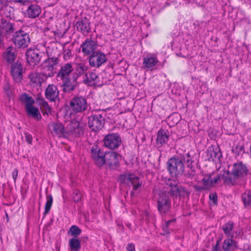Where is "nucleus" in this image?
<instances>
[{
	"instance_id": "obj_1",
	"label": "nucleus",
	"mask_w": 251,
	"mask_h": 251,
	"mask_svg": "<svg viewBox=\"0 0 251 251\" xmlns=\"http://www.w3.org/2000/svg\"><path fill=\"white\" fill-rule=\"evenodd\" d=\"M247 173V168L242 163H236L223 175V179L227 184L233 185L237 179L244 177Z\"/></svg>"
},
{
	"instance_id": "obj_2",
	"label": "nucleus",
	"mask_w": 251,
	"mask_h": 251,
	"mask_svg": "<svg viewBox=\"0 0 251 251\" xmlns=\"http://www.w3.org/2000/svg\"><path fill=\"white\" fill-rule=\"evenodd\" d=\"M20 101L25 105L27 114L37 121L41 119V115L38 107L34 105V99L26 94H22L20 97Z\"/></svg>"
},
{
	"instance_id": "obj_3",
	"label": "nucleus",
	"mask_w": 251,
	"mask_h": 251,
	"mask_svg": "<svg viewBox=\"0 0 251 251\" xmlns=\"http://www.w3.org/2000/svg\"><path fill=\"white\" fill-rule=\"evenodd\" d=\"M73 69L72 65L67 63L63 65L57 75V77L63 81V85L68 87L70 89H73L74 86L71 84L72 77H71L70 74L72 73Z\"/></svg>"
},
{
	"instance_id": "obj_4",
	"label": "nucleus",
	"mask_w": 251,
	"mask_h": 251,
	"mask_svg": "<svg viewBox=\"0 0 251 251\" xmlns=\"http://www.w3.org/2000/svg\"><path fill=\"white\" fill-rule=\"evenodd\" d=\"M219 179L220 177L218 176L212 178L210 175H201L199 176L196 180L198 184L195 185V187L198 190L208 189L216 184Z\"/></svg>"
},
{
	"instance_id": "obj_5",
	"label": "nucleus",
	"mask_w": 251,
	"mask_h": 251,
	"mask_svg": "<svg viewBox=\"0 0 251 251\" xmlns=\"http://www.w3.org/2000/svg\"><path fill=\"white\" fill-rule=\"evenodd\" d=\"M167 165L168 171L172 176H176L184 171L183 163L178 158H171L168 160Z\"/></svg>"
},
{
	"instance_id": "obj_6",
	"label": "nucleus",
	"mask_w": 251,
	"mask_h": 251,
	"mask_svg": "<svg viewBox=\"0 0 251 251\" xmlns=\"http://www.w3.org/2000/svg\"><path fill=\"white\" fill-rule=\"evenodd\" d=\"M170 193L165 191L160 192L157 199V207L161 213L168 212L171 208Z\"/></svg>"
},
{
	"instance_id": "obj_7",
	"label": "nucleus",
	"mask_w": 251,
	"mask_h": 251,
	"mask_svg": "<svg viewBox=\"0 0 251 251\" xmlns=\"http://www.w3.org/2000/svg\"><path fill=\"white\" fill-rule=\"evenodd\" d=\"M13 40L15 45L19 48H25L30 43L29 35L21 30L15 33Z\"/></svg>"
},
{
	"instance_id": "obj_8",
	"label": "nucleus",
	"mask_w": 251,
	"mask_h": 251,
	"mask_svg": "<svg viewBox=\"0 0 251 251\" xmlns=\"http://www.w3.org/2000/svg\"><path fill=\"white\" fill-rule=\"evenodd\" d=\"M159 61L154 54H148L143 58V69L147 71H153L156 69Z\"/></svg>"
},
{
	"instance_id": "obj_9",
	"label": "nucleus",
	"mask_w": 251,
	"mask_h": 251,
	"mask_svg": "<svg viewBox=\"0 0 251 251\" xmlns=\"http://www.w3.org/2000/svg\"><path fill=\"white\" fill-rule=\"evenodd\" d=\"M120 180L123 183H131L134 191H139L141 187V182L139 181L138 177L134 175L128 174L121 175Z\"/></svg>"
},
{
	"instance_id": "obj_10",
	"label": "nucleus",
	"mask_w": 251,
	"mask_h": 251,
	"mask_svg": "<svg viewBox=\"0 0 251 251\" xmlns=\"http://www.w3.org/2000/svg\"><path fill=\"white\" fill-rule=\"evenodd\" d=\"M87 106L86 100L81 97L74 98L70 102L72 110L76 113L83 111L86 109Z\"/></svg>"
},
{
	"instance_id": "obj_11",
	"label": "nucleus",
	"mask_w": 251,
	"mask_h": 251,
	"mask_svg": "<svg viewBox=\"0 0 251 251\" xmlns=\"http://www.w3.org/2000/svg\"><path fill=\"white\" fill-rule=\"evenodd\" d=\"M105 164L111 169H115L119 165L121 156L115 152L110 151L105 153Z\"/></svg>"
},
{
	"instance_id": "obj_12",
	"label": "nucleus",
	"mask_w": 251,
	"mask_h": 251,
	"mask_svg": "<svg viewBox=\"0 0 251 251\" xmlns=\"http://www.w3.org/2000/svg\"><path fill=\"white\" fill-rule=\"evenodd\" d=\"M107 60L106 55L100 51L93 52L89 58V64L91 66L99 68L104 64Z\"/></svg>"
},
{
	"instance_id": "obj_13",
	"label": "nucleus",
	"mask_w": 251,
	"mask_h": 251,
	"mask_svg": "<svg viewBox=\"0 0 251 251\" xmlns=\"http://www.w3.org/2000/svg\"><path fill=\"white\" fill-rule=\"evenodd\" d=\"M41 54L37 49H29L26 53L27 62L30 66L37 65L41 60Z\"/></svg>"
},
{
	"instance_id": "obj_14",
	"label": "nucleus",
	"mask_w": 251,
	"mask_h": 251,
	"mask_svg": "<svg viewBox=\"0 0 251 251\" xmlns=\"http://www.w3.org/2000/svg\"><path fill=\"white\" fill-rule=\"evenodd\" d=\"M121 143V138L117 134L107 135L104 139V146L111 149L118 148L120 145Z\"/></svg>"
},
{
	"instance_id": "obj_15",
	"label": "nucleus",
	"mask_w": 251,
	"mask_h": 251,
	"mask_svg": "<svg viewBox=\"0 0 251 251\" xmlns=\"http://www.w3.org/2000/svg\"><path fill=\"white\" fill-rule=\"evenodd\" d=\"M104 120L100 114L94 115L89 118L88 125L91 130L97 131L102 128Z\"/></svg>"
},
{
	"instance_id": "obj_16",
	"label": "nucleus",
	"mask_w": 251,
	"mask_h": 251,
	"mask_svg": "<svg viewBox=\"0 0 251 251\" xmlns=\"http://www.w3.org/2000/svg\"><path fill=\"white\" fill-rule=\"evenodd\" d=\"M91 151L92 158L95 164L99 167H101L104 164L105 154L97 146H93Z\"/></svg>"
},
{
	"instance_id": "obj_17",
	"label": "nucleus",
	"mask_w": 251,
	"mask_h": 251,
	"mask_svg": "<svg viewBox=\"0 0 251 251\" xmlns=\"http://www.w3.org/2000/svg\"><path fill=\"white\" fill-rule=\"evenodd\" d=\"M49 128L53 136L65 138L68 137V131L64 129V126L61 123H51L49 125Z\"/></svg>"
},
{
	"instance_id": "obj_18",
	"label": "nucleus",
	"mask_w": 251,
	"mask_h": 251,
	"mask_svg": "<svg viewBox=\"0 0 251 251\" xmlns=\"http://www.w3.org/2000/svg\"><path fill=\"white\" fill-rule=\"evenodd\" d=\"M56 63V61L52 59H49L45 61L43 64L42 75L46 77L53 76L55 72L54 67Z\"/></svg>"
},
{
	"instance_id": "obj_19",
	"label": "nucleus",
	"mask_w": 251,
	"mask_h": 251,
	"mask_svg": "<svg viewBox=\"0 0 251 251\" xmlns=\"http://www.w3.org/2000/svg\"><path fill=\"white\" fill-rule=\"evenodd\" d=\"M23 72L22 66L19 62H16L12 65L11 73L15 82H20L21 81Z\"/></svg>"
},
{
	"instance_id": "obj_20",
	"label": "nucleus",
	"mask_w": 251,
	"mask_h": 251,
	"mask_svg": "<svg viewBox=\"0 0 251 251\" xmlns=\"http://www.w3.org/2000/svg\"><path fill=\"white\" fill-rule=\"evenodd\" d=\"M11 0H0V12L6 18H11L14 9L9 5Z\"/></svg>"
},
{
	"instance_id": "obj_21",
	"label": "nucleus",
	"mask_w": 251,
	"mask_h": 251,
	"mask_svg": "<svg viewBox=\"0 0 251 251\" xmlns=\"http://www.w3.org/2000/svg\"><path fill=\"white\" fill-rule=\"evenodd\" d=\"M168 185L170 187V191L172 195L176 196H181L183 195L185 192L184 189L181 187L176 180H169Z\"/></svg>"
},
{
	"instance_id": "obj_22",
	"label": "nucleus",
	"mask_w": 251,
	"mask_h": 251,
	"mask_svg": "<svg viewBox=\"0 0 251 251\" xmlns=\"http://www.w3.org/2000/svg\"><path fill=\"white\" fill-rule=\"evenodd\" d=\"M88 68V66L84 63L76 64L75 72L72 74V81L75 82L80 75L85 73Z\"/></svg>"
},
{
	"instance_id": "obj_23",
	"label": "nucleus",
	"mask_w": 251,
	"mask_h": 251,
	"mask_svg": "<svg viewBox=\"0 0 251 251\" xmlns=\"http://www.w3.org/2000/svg\"><path fill=\"white\" fill-rule=\"evenodd\" d=\"M97 45L95 42L90 40H86L80 46L82 51L85 55H88L92 53H93Z\"/></svg>"
},
{
	"instance_id": "obj_24",
	"label": "nucleus",
	"mask_w": 251,
	"mask_h": 251,
	"mask_svg": "<svg viewBox=\"0 0 251 251\" xmlns=\"http://www.w3.org/2000/svg\"><path fill=\"white\" fill-rule=\"evenodd\" d=\"M45 95L48 99L54 101L58 97L59 91L55 85L50 84L47 88Z\"/></svg>"
},
{
	"instance_id": "obj_25",
	"label": "nucleus",
	"mask_w": 251,
	"mask_h": 251,
	"mask_svg": "<svg viewBox=\"0 0 251 251\" xmlns=\"http://www.w3.org/2000/svg\"><path fill=\"white\" fill-rule=\"evenodd\" d=\"M41 12V7L37 4H31L26 11V14L30 18H35L39 16Z\"/></svg>"
},
{
	"instance_id": "obj_26",
	"label": "nucleus",
	"mask_w": 251,
	"mask_h": 251,
	"mask_svg": "<svg viewBox=\"0 0 251 251\" xmlns=\"http://www.w3.org/2000/svg\"><path fill=\"white\" fill-rule=\"evenodd\" d=\"M169 140V132L167 130L160 129L157 132L156 143L159 146L166 144Z\"/></svg>"
},
{
	"instance_id": "obj_27",
	"label": "nucleus",
	"mask_w": 251,
	"mask_h": 251,
	"mask_svg": "<svg viewBox=\"0 0 251 251\" xmlns=\"http://www.w3.org/2000/svg\"><path fill=\"white\" fill-rule=\"evenodd\" d=\"M98 75L95 73L89 72L85 75L83 82L89 86H93L98 82Z\"/></svg>"
},
{
	"instance_id": "obj_28",
	"label": "nucleus",
	"mask_w": 251,
	"mask_h": 251,
	"mask_svg": "<svg viewBox=\"0 0 251 251\" xmlns=\"http://www.w3.org/2000/svg\"><path fill=\"white\" fill-rule=\"evenodd\" d=\"M207 156L209 160L217 162L220 160L222 155L219 150L210 147L207 150Z\"/></svg>"
},
{
	"instance_id": "obj_29",
	"label": "nucleus",
	"mask_w": 251,
	"mask_h": 251,
	"mask_svg": "<svg viewBox=\"0 0 251 251\" xmlns=\"http://www.w3.org/2000/svg\"><path fill=\"white\" fill-rule=\"evenodd\" d=\"M80 130V124L77 121H72L66 127V131H68V136L74 133H79Z\"/></svg>"
},
{
	"instance_id": "obj_30",
	"label": "nucleus",
	"mask_w": 251,
	"mask_h": 251,
	"mask_svg": "<svg viewBox=\"0 0 251 251\" xmlns=\"http://www.w3.org/2000/svg\"><path fill=\"white\" fill-rule=\"evenodd\" d=\"M0 30L2 33H8L13 31V26L7 19L2 18L0 22Z\"/></svg>"
},
{
	"instance_id": "obj_31",
	"label": "nucleus",
	"mask_w": 251,
	"mask_h": 251,
	"mask_svg": "<svg viewBox=\"0 0 251 251\" xmlns=\"http://www.w3.org/2000/svg\"><path fill=\"white\" fill-rule=\"evenodd\" d=\"M15 57V49L12 47L7 48L3 54V58L9 62H13Z\"/></svg>"
},
{
	"instance_id": "obj_32",
	"label": "nucleus",
	"mask_w": 251,
	"mask_h": 251,
	"mask_svg": "<svg viewBox=\"0 0 251 251\" xmlns=\"http://www.w3.org/2000/svg\"><path fill=\"white\" fill-rule=\"evenodd\" d=\"M38 102L40 105V109L43 115H49L51 113V108L43 98H39Z\"/></svg>"
},
{
	"instance_id": "obj_33",
	"label": "nucleus",
	"mask_w": 251,
	"mask_h": 251,
	"mask_svg": "<svg viewBox=\"0 0 251 251\" xmlns=\"http://www.w3.org/2000/svg\"><path fill=\"white\" fill-rule=\"evenodd\" d=\"M69 245L71 250L73 251H78L80 249V241L75 237L70 240Z\"/></svg>"
},
{
	"instance_id": "obj_34",
	"label": "nucleus",
	"mask_w": 251,
	"mask_h": 251,
	"mask_svg": "<svg viewBox=\"0 0 251 251\" xmlns=\"http://www.w3.org/2000/svg\"><path fill=\"white\" fill-rule=\"evenodd\" d=\"M29 77L33 83L37 84H40L44 80L41 75L38 73H32L29 75Z\"/></svg>"
},
{
	"instance_id": "obj_35",
	"label": "nucleus",
	"mask_w": 251,
	"mask_h": 251,
	"mask_svg": "<svg viewBox=\"0 0 251 251\" xmlns=\"http://www.w3.org/2000/svg\"><path fill=\"white\" fill-rule=\"evenodd\" d=\"M223 248L225 251L234 249L236 247L235 243L230 238H228L224 241Z\"/></svg>"
},
{
	"instance_id": "obj_36",
	"label": "nucleus",
	"mask_w": 251,
	"mask_h": 251,
	"mask_svg": "<svg viewBox=\"0 0 251 251\" xmlns=\"http://www.w3.org/2000/svg\"><path fill=\"white\" fill-rule=\"evenodd\" d=\"M242 200L246 207L251 205V192L246 191L242 195Z\"/></svg>"
},
{
	"instance_id": "obj_37",
	"label": "nucleus",
	"mask_w": 251,
	"mask_h": 251,
	"mask_svg": "<svg viewBox=\"0 0 251 251\" xmlns=\"http://www.w3.org/2000/svg\"><path fill=\"white\" fill-rule=\"evenodd\" d=\"M81 232V229L77 226L74 225L70 228L68 234L70 235H79Z\"/></svg>"
},
{
	"instance_id": "obj_38",
	"label": "nucleus",
	"mask_w": 251,
	"mask_h": 251,
	"mask_svg": "<svg viewBox=\"0 0 251 251\" xmlns=\"http://www.w3.org/2000/svg\"><path fill=\"white\" fill-rule=\"evenodd\" d=\"M52 198L51 195L47 197V201L45 205V213H48L50 210L52 203Z\"/></svg>"
},
{
	"instance_id": "obj_39",
	"label": "nucleus",
	"mask_w": 251,
	"mask_h": 251,
	"mask_svg": "<svg viewBox=\"0 0 251 251\" xmlns=\"http://www.w3.org/2000/svg\"><path fill=\"white\" fill-rule=\"evenodd\" d=\"M77 28L79 29L83 33L88 32V28L87 27V25L85 23L83 22H77Z\"/></svg>"
},
{
	"instance_id": "obj_40",
	"label": "nucleus",
	"mask_w": 251,
	"mask_h": 251,
	"mask_svg": "<svg viewBox=\"0 0 251 251\" xmlns=\"http://www.w3.org/2000/svg\"><path fill=\"white\" fill-rule=\"evenodd\" d=\"M209 197L210 200V204L211 205H216L217 202V196L216 194L215 193H210Z\"/></svg>"
},
{
	"instance_id": "obj_41",
	"label": "nucleus",
	"mask_w": 251,
	"mask_h": 251,
	"mask_svg": "<svg viewBox=\"0 0 251 251\" xmlns=\"http://www.w3.org/2000/svg\"><path fill=\"white\" fill-rule=\"evenodd\" d=\"M233 227V224L231 222H229L225 224L223 226V230L226 234H229L230 231Z\"/></svg>"
},
{
	"instance_id": "obj_42",
	"label": "nucleus",
	"mask_w": 251,
	"mask_h": 251,
	"mask_svg": "<svg viewBox=\"0 0 251 251\" xmlns=\"http://www.w3.org/2000/svg\"><path fill=\"white\" fill-rule=\"evenodd\" d=\"M81 193L77 190H75L74 191L73 193V198L75 201H78L80 200L81 198Z\"/></svg>"
},
{
	"instance_id": "obj_43",
	"label": "nucleus",
	"mask_w": 251,
	"mask_h": 251,
	"mask_svg": "<svg viewBox=\"0 0 251 251\" xmlns=\"http://www.w3.org/2000/svg\"><path fill=\"white\" fill-rule=\"evenodd\" d=\"M25 138L26 142L29 144H32V137L31 134L28 133H25Z\"/></svg>"
},
{
	"instance_id": "obj_44",
	"label": "nucleus",
	"mask_w": 251,
	"mask_h": 251,
	"mask_svg": "<svg viewBox=\"0 0 251 251\" xmlns=\"http://www.w3.org/2000/svg\"><path fill=\"white\" fill-rule=\"evenodd\" d=\"M184 160L185 161H186L187 165L188 167H191L192 165V164L193 163V161L192 160V158L190 156L189 154L187 155V158H184Z\"/></svg>"
},
{
	"instance_id": "obj_45",
	"label": "nucleus",
	"mask_w": 251,
	"mask_h": 251,
	"mask_svg": "<svg viewBox=\"0 0 251 251\" xmlns=\"http://www.w3.org/2000/svg\"><path fill=\"white\" fill-rule=\"evenodd\" d=\"M15 3H19L23 5H25L28 2L29 0H11Z\"/></svg>"
},
{
	"instance_id": "obj_46",
	"label": "nucleus",
	"mask_w": 251,
	"mask_h": 251,
	"mask_svg": "<svg viewBox=\"0 0 251 251\" xmlns=\"http://www.w3.org/2000/svg\"><path fill=\"white\" fill-rule=\"evenodd\" d=\"M126 250L128 251H135V247L134 244L132 243H128L127 245Z\"/></svg>"
},
{
	"instance_id": "obj_47",
	"label": "nucleus",
	"mask_w": 251,
	"mask_h": 251,
	"mask_svg": "<svg viewBox=\"0 0 251 251\" xmlns=\"http://www.w3.org/2000/svg\"><path fill=\"white\" fill-rule=\"evenodd\" d=\"M18 171L17 169H15L12 173V177H13V179L14 180V181H16V179L17 176H18Z\"/></svg>"
},
{
	"instance_id": "obj_48",
	"label": "nucleus",
	"mask_w": 251,
	"mask_h": 251,
	"mask_svg": "<svg viewBox=\"0 0 251 251\" xmlns=\"http://www.w3.org/2000/svg\"><path fill=\"white\" fill-rule=\"evenodd\" d=\"M175 118H176L175 123H177L179 121V118H178V117H177V115L176 114H173V115H171L169 117V119H174Z\"/></svg>"
},
{
	"instance_id": "obj_49",
	"label": "nucleus",
	"mask_w": 251,
	"mask_h": 251,
	"mask_svg": "<svg viewBox=\"0 0 251 251\" xmlns=\"http://www.w3.org/2000/svg\"><path fill=\"white\" fill-rule=\"evenodd\" d=\"M175 222V220H171V221H168L167 223H166V227H169V226H170L172 224V223H174Z\"/></svg>"
},
{
	"instance_id": "obj_50",
	"label": "nucleus",
	"mask_w": 251,
	"mask_h": 251,
	"mask_svg": "<svg viewBox=\"0 0 251 251\" xmlns=\"http://www.w3.org/2000/svg\"><path fill=\"white\" fill-rule=\"evenodd\" d=\"M57 0H49V4L53 5L56 3Z\"/></svg>"
},
{
	"instance_id": "obj_51",
	"label": "nucleus",
	"mask_w": 251,
	"mask_h": 251,
	"mask_svg": "<svg viewBox=\"0 0 251 251\" xmlns=\"http://www.w3.org/2000/svg\"><path fill=\"white\" fill-rule=\"evenodd\" d=\"M4 89H5V91H8L9 89V85L7 84V85H6L4 87Z\"/></svg>"
},
{
	"instance_id": "obj_52",
	"label": "nucleus",
	"mask_w": 251,
	"mask_h": 251,
	"mask_svg": "<svg viewBox=\"0 0 251 251\" xmlns=\"http://www.w3.org/2000/svg\"><path fill=\"white\" fill-rule=\"evenodd\" d=\"M1 31L0 30V44H1L2 43V35H1Z\"/></svg>"
},
{
	"instance_id": "obj_53",
	"label": "nucleus",
	"mask_w": 251,
	"mask_h": 251,
	"mask_svg": "<svg viewBox=\"0 0 251 251\" xmlns=\"http://www.w3.org/2000/svg\"><path fill=\"white\" fill-rule=\"evenodd\" d=\"M164 230L167 231V230L165 229V227L164 228ZM167 234H170L171 233L169 231H166Z\"/></svg>"
}]
</instances>
